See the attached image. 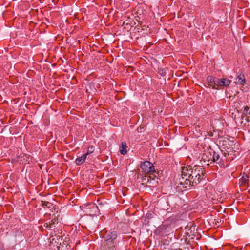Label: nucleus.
Returning <instances> with one entry per match:
<instances>
[{
  "label": "nucleus",
  "mask_w": 250,
  "mask_h": 250,
  "mask_svg": "<svg viewBox=\"0 0 250 250\" xmlns=\"http://www.w3.org/2000/svg\"><path fill=\"white\" fill-rule=\"evenodd\" d=\"M205 170L199 166H188L183 168L181 178L179 183L183 188H187L188 186H195L203 179Z\"/></svg>",
  "instance_id": "f257e3e1"
},
{
  "label": "nucleus",
  "mask_w": 250,
  "mask_h": 250,
  "mask_svg": "<svg viewBox=\"0 0 250 250\" xmlns=\"http://www.w3.org/2000/svg\"><path fill=\"white\" fill-rule=\"evenodd\" d=\"M117 233L114 230H110L106 231L105 234L103 236L104 240L106 242L103 247L104 250H116L115 246L113 241L117 238Z\"/></svg>",
  "instance_id": "f03ea898"
},
{
  "label": "nucleus",
  "mask_w": 250,
  "mask_h": 250,
  "mask_svg": "<svg viewBox=\"0 0 250 250\" xmlns=\"http://www.w3.org/2000/svg\"><path fill=\"white\" fill-rule=\"evenodd\" d=\"M140 167L147 175L150 174L151 175L155 172L153 164L149 161H146L142 163L140 165Z\"/></svg>",
  "instance_id": "7ed1b4c3"
},
{
  "label": "nucleus",
  "mask_w": 250,
  "mask_h": 250,
  "mask_svg": "<svg viewBox=\"0 0 250 250\" xmlns=\"http://www.w3.org/2000/svg\"><path fill=\"white\" fill-rule=\"evenodd\" d=\"M231 83V81L229 79L225 78H217L216 81V85L217 89H222L225 87L229 86Z\"/></svg>",
  "instance_id": "20e7f679"
},
{
  "label": "nucleus",
  "mask_w": 250,
  "mask_h": 250,
  "mask_svg": "<svg viewBox=\"0 0 250 250\" xmlns=\"http://www.w3.org/2000/svg\"><path fill=\"white\" fill-rule=\"evenodd\" d=\"M151 175H152V176H146L145 178H143V180L149 184V187H155L158 185V179H155L156 176L154 175V173Z\"/></svg>",
  "instance_id": "39448f33"
},
{
  "label": "nucleus",
  "mask_w": 250,
  "mask_h": 250,
  "mask_svg": "<svg viewBox=\"0 0 250 250\" xmlns=\"http://www.w3.org/2000/svg\"><path fill=\"white\" fill-rule=\"evenodd\" d=\"M201 161L207 163V165H209L212 163V157L211 151H206L202 155Z\"/></svg>",
  "instance_id": "423d86ee"
},
{
  "label": "nucleus",
  "mask_w": 250,
  "mask_h": 250,
  "mask_svg": "<svg viewBox=\"0 0 250 250\" xmlns=\"http://www.w3.org/2000/svg\"><path fill=\"white\" fill-rule=\"evenodd\" d=\"M217 78L213 77V76H208L207 78V80L208 83V86L210 87H212L213 89H216V81L217 80Z\"/></svg>",
  "instance_id": "0eeeda50"
},
{
  "label": "nucleus",
  "mask_w": 250,
  "mask_h": 250,
  "mask_svg": "<svg viewBox=\"0 0 250 250\" xmlns=\"http://www.w3.org/2000/svg\"><path fill=\"white\" fill-rule=\"evenodd\" d=\"M236 84L243 85L245 83V77L244 74H239L236 79Z\"/></svg>",
  "instance_id": "6e6552de"
},
{
  "label": "nucleus",
  "mask_w": 250,
  "mask_h": 250,
  "mask_svg": "<svg viewBox=\"0 0 250 250\" xmlns=\"http://www.w3.org/2000/svg\"><path fill=\"white\" fill-rule=\"evenodd\" d=\"M233 144V141H229V140H223L222 141V146L223 148H227L228 150L231 149L230 146H232Z\"/></svg>",
  "instance_id": "1a4fd4ad"
},
{
  "label": "nucleus",
  "mask_w": 250,
  "mask_h": 250,
  "mask_svg": "<svg viewBox=\"0 0 250 250\" xmlns=\"http://www.w3.org/2000/svg\"><path fill=\"white\" fill-rule=\"evenodd\" d=\"M249 177L247 175H243L240 180V186L244 188H246L248 182L249 181Z\"/></svg>",
  "instance_id": "9d476101"
},
{
  "label": "nucleus",
  "mask_w": 250,
  "mask_h": 250,
  "mask_svg": "<svg viewBox=\"0 0 250 250\" xmlns=\"http://www.w3.org/2000/svg\"><path fill=\"white\" fill-rule=\"evenodd\" d=\"M86 155L83 154L82 156L77 158L75 160V163L77 165H81L83 164L86 158Z\"/></svg>",
  "instance_id": "9b49d317"
},
{
  "label": "nucleus",
  "mask_w": 250,
  "mask_h": 250,
  "mask_svg": "<svg viewBox=\"0 0 250 250\" xmlns=\"http://www.w3.org/2000/svg\"><path fill=\"white\" fill-rule=\"evenodd\" d=\"M121 148L120 150V152L122 155H125L127 153V145L125 142H122L121 143Z\"/></svg>",
  "instance_id": "f8f14e48"
},
{
  "label": "nucleus",
  "mask_w": 250,
  "mask_h": 250,
  "mask_svg": "<svg viewBox=\"0 0 250 250\" xmlns=\"http://www.w3.org/2000/svg\"><path fill=\"white\" fill-rule=\"evenodd\" d=\"M213 154H212V162L219 161V162H220V155L214 151H212Z\"/></svg>",
  "instance_id": "ddd939ff"
},
{
  "label": "nucleus",
  "mask_w": 250,
  "mask_h": 250,
  "mask_svg": "<svg viewBox=\"0 0 250 250\" xmlns=\"http://www.w3.org/2000/svg\"><path fill=\"white\" fill-rule=\"evenodd\" d=\"M185 235L184 236H187L188 235L190 236L189 233H191V227L188 226V225L185 228Z\"/></svg>",
  "instance_id": "4468645a"
},
{
  "label": "nucleus",
  "mask_w": 250,
  "mask_h": 250,
  "mask_svg": "<svg viewBox=\"0 0 250 250\" xmlns=\"http://www.w3.org/2000/svg\"><path fill=\"white\" fill-rule=\"evenodd\" d=\"M42 206L44 208H50L52 206V204L48 201H42Z\"/></svg>",
  "instance_id": "2eb2a0df"
},
{
  "label": "nucleus",
  "mask_w": 250,
  "mask_h": 250,
  "mask_svg": "<svg viewBox=\"0 0 250 250\" xmlns=\"http://www.w3.org/2000/svg\"><path fill=\"white\" fill-rule=\"evenodd\" d=\"M94 150V146H90L88 147L87 152L85 154L87 156L88 155L91 154Z\"/></svg>",
  "instance_id": "dca6fc26"
},
{
  "label": "nucleus",
  "mask_w": 250,
  "mask_h": 250,
  "mask_svg": "<svg viewBox=\"0 0 250 250\" xmlns=\"http://www.w3.org/2000/svg\"><path fill=\"white\" fill-rule=\"evenodd\" d=\"M243 114L246 115L248 114L250 116V107L248 106H245L243 110Z\"/></svg>",
  "instance_id": "f3484780"
},
{
  "label": "nucleus",
  "mask_w": 250,
  "mask_h": 250,
  "mask_svg": "<svg viewBox=\"0 0 250 250\" xmlns=\"http://www.w3.org/2000/svg\"><path fill=\"white\" fill-rule=\"evenodd\" d=\"M229 152H230V151H227V152L223 153L222 151H221V153L223 155V156H222L220 158V161H224V160L223 159V158H226L227 155H229Z\"/></svg>",
  "instance_id": "a211bd4d"
},
{
  "label": "nucleus",
  "mask_w": 250,
  "mask_h": 250,
  "mask_svg": "<svg viewBox=\"0 0 250 250\" xmlns=\"http://www.w3.org/2000/svg\"><path fill=\"white\" fill-rule=\"evenodd\" d=\"M57 220L55 218L52 219L49 222V228H51L52 227L53 225L55 224V223L57 222Z\"/></svg>",
  "instance_id": "6ab92c4d"
},
{
  "label": "nucleus",
  "mask_w": 250,
  "mask_h": 250,
  "mask_svg": "<svg viewBox=\"0 0 250 250\" xmlns=\"http://www.w3.org/2000/svg\"><path fill=\"white\" fill-rule=\"evenodd\" d=\"M44 226H45L47 228H49V222L48 223H45L44 224Z\"/></svg>",
  "instance_id": "aec40b11"
},
{
  "label": "nucleus",
  "mask_w": 250,
  "mask_h": 250,
  "mask_svg": "<svg viewBox=\"0 0 250 250\" xmlns=\"http://www.w3.org/2000/svg\"><path fill=\"white\" fill-rule=\"evenodd\" d=\"M170 250H183L181 248H178V249H172Z\"/></svg>",
  "instance_id": "412c9836"
}]
</instances>
